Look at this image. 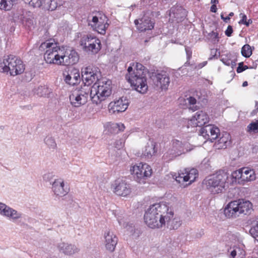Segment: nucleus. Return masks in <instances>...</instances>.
<instances>
[{
  "mask_svg": "<svg viewBox=\"0 0 258 258\" xmlns=\"http://www.w3.org/2000/svg\"><path fill=\"white\" fill-rule=\"evenodd\" d=\"M173 208L169 204L161 202L151 205L145 211L144 222L150 228H162L167 227L177 229L181 225L177 218L174 217Z\"/></svg>",
  "mask_w": 258,
  "mask_h": 258,
  "instance_id": "nucleus-1",
  "label": "nucleus"
},
{
  "mask_svg": "<svg viewBox=\"0 0 258 258\" xmlns=\"http://www.w3.org/2000/svg\"><path fill=\"white\" fill-rule=\"evenodd\" d=\"M147 71L145 67L140 63H133L127 68V74L125 76L127 81L137 91L145 94L147 92Z\"/></svg>",
  "mask_w": 258,
  "mask_h": 258,
  "instance_id": "nucleus-2",
  "label": "nucleus"
},
{
  "mask_svg": "<svg viewBox=\"0 0 258 258\" xmlns=\"http://www.w3.org/2000/svg\"><path fill=\"white\" fill-rule=\"evenodd\" d=\"M229 174L224 170H219L215 174L207 176L203 181V184L211 194L222 193L225 189Z\"/></svg>",
  "mask_w": 258,
  "mask_h": 258,
  "instance_id": "nucleus-3",
  "label": "nucleus"
},
{
  "mask_svg": "<svg viewBox=\"0 0 258 258\" xmlns=\"http://www.w3.org/2000/svg\"><path fill=\"white\" fill-rule=\"evenodd\" d=\"M111 81L105 78L95 83L89 91L92 102L97 105L106 100L111 94Z\"/></svg>",
  "mask_w": 258,
  "mask_h": 258,
  "instance_id": "nucleus-4",
  "label": "nucleus"
},
{
  "mask_svg": "<svg viewBox=\"0 0 258 258\" xmlns=\"http://www.w3.org/2000/svg\"><path fill=\"white\" fill-rule=\"evenodd\" d=\"M24 70V65L22 61L16 56H5L3 61L0 62V71L4 73L9 72L11 76L21 74Z\"/></svg>",
  "mask_w": 258,
  "mask_h": 258,
  "instance_id": "nucleus-5",
  "label": "nucleus"
},
{
  "mask_svg": "<svg viewBox=\"0 0 258 258\" xmlns=\"http://www.w3.org/2000/svg\"><path fill=\"white\" fill-rule=\"evenodd\" d=\"M39 49L41 51L46 49L44 58L47 63L57 64L60 63L59 50L61 48L58 47L56 43H53L51 40L42 43L39 46Z\"/></svg>",
  "mask_w": 258,
  "mask_h": 258,
  "instance_id": "nucleus-6",
  "label": "nucleus"
},
{
  "mask_svg": "<svg viewBox=\"0 0 258 258\" xmlns=\"http://www.w3.org/2000/svg\"><path fill=\"white\" fill-rule=\"evenodd\" d=\"M191 145L187 142L183 143L177 139L172 140L171 145L168 151L164 154L163 159L169 162L176 157L191 151Z\"/></svg>",
  "mask_w": 258,
  "mask_h": 258,
  "instance_id": "nucleus-7",
  "label": "nucleus"
},
{
  "mask_svg": "<svg viewBox=\"0 0 258 258\" xmlns=\"http://www.w3.org/2000/svg\"><path fill=\"white\" fill-rule=\"evenodd\" d=\"M130 172L136 181L144 183L146 179L151 176L152 169L148 164L141 162L131 166Z\"/></svg>",
  "mask_w": 258,
  "mask_h": 258,
  "instance_id": "nucleus-8",
  "label": "nucleus"
},
{
  "mask_svg": "<svg viewBox=\"0 0 258 258\" xmlns=\"http://www.w3.org/2000/svg\"><path fill=\"white\" fill-rule=\"evenodd\" d=\"M90 87H82L80 89L75 90L70 95V101L71 105L75 107H79L85 104L87 101Z\"/></svg>",
  "mask_w": 258,
  "mask_h": 258,
  "instance_id": "nucleus-9",
  "label": "nucleus"
},
{
  "mask_svg": "<svg viewBox=\"0 0 258 258\" xmlns=\"http://www.w3.org/2000/svg\"><path fill=\"white\" fill-rule=\"evenodd\" d=\"M108 21L105 15L101 16L100 14H99L98 16L90 15L88 18L89 26H91L93 30L103 35L105 34L106 30L109 26Z\"/></svg>",
  "mask_w": 258,
  "mask_h": 258,
  "instance_id": "nucleus-10",
  "label": "nucleus"
},
{
  "mask_svg": "<svg viewBox=\"0 0 258 258\" xmlns=\"http://www.w3.org/2000/svg\"><path fill=\"white\" fill-rule=\"evenodd\" d=\"M100 76V72L97 68L89 66L82 70V77L85 85L84 86L90 87L89 86L93 83L98 82Z\"/></svg>",
  "mask_w": 258,
  "mask_h": 258,
  "instance_id": "nucleus-11",
  "label": "nucleus"
},
{
  "mask_svg": "<svg viewBox=\"0 0 258 258\" xmlns=\"http://www.w3.org/2000/svg\"><path fill=\"white\" fill-rule=\"evenodd\" d=\"M60 61L59 64L64 66L73 65L76 63L79 60V55L77 52L73 49H65L64 47H61L59 50Z\"/></svg>",
  "mask_w": 258,
  "mask_h": 258,
  "instance_id": "nucleus-12",
  "label": "nucleus"
},
{
  "mask_svg": "<svg viewBox=\"0 0 258 258\" xmlns=\"http://www.w3.org/2000/svg\"><path fill=\"white\" fill-rule=\"evenodd\" d=\"M112 186L113 192L119 196L127 197L132 191L131 184L123 178H118L115 180Z\"/></svg>",
  "mask_w": 258,
  "mask_h": 258,
  "instance_id": "nucleus-13",
  "label": "nucleus"
},
{
  "mask_svg": "<svg viewBox=\"0 0 258 258\" xmlns=\"http://www.w3.org/2000/svg\"><path fill=\"white\" fill-rule=\"evenodd\" d=\"M198 170L195 168H185L183 170H180L178 173V175L176 174L173 176V177L179 183L189 181L188 184H191L195 181L198 177Z\"/></svg>",
  "mask_w": 258,
  "mask_h": 258,
  "instance_id": "nucleus-14",
  "label": "nucleus"
},
{
  "mask_svg": "<svg viewBox=\"0 0 258 258\" xmlns=\"http://www.w3.org/2000/svg\"><path fill=\"white\" fill-rule=\"evenodd\" d=\"M129 101L126 97H122L119 99L111 102L108 105L109 112L111 114L124 112L127 108Z\"/></svg>",
  "mask_w": 258,
  "mask_h": 258,
  "instance_id": "nucleus-15",
  "label": "nucleus"
},
{
  "mask_svg": "<svg viewBox=\"0 0 258 258\" xmlns=\"http://www.w3.org/2000/svg\"><path fill=\"white\" fill-rule=\"evenodd\" d=\"M14 19L15 21L20 22L29 28H30L34 24L32 13L23 9L18 10L14 14Z\"/></svg>",
  "mask_w": 258,
  "mask_h": 258,
  "instance_id": "nucleus-16",
  "label": "nucleus"
},
{
  "mask_svg": "<svg viewBox=\"0 0 258 258\" xmlns=\"http://www.w3.org/2000/svg\"><path fill=\"white\" fill-rule=\"evenodd\" d=\"M152 79L154 85L157 89H160L162 90L167 89L170 83V80L166 72L152 75Z\"/></svg>",
  "mask_w": 258,
  "mask_h": 258,
  "instance_id": "nucleus-17",
  "label": "nucleus"
},
{
  "mask_svg": "<svg viewBox=\"0 0 258 258\" xmlns=\"http://www.w3.org/2000/svg\"><path fill=\"white\" fill-rule=\"evenodd\" d=\"M209 117L208 114L202 110L198 111L188 120V124L192 127L202 126L208 123Z\"/></svg>",
  "mask_w": 258,
  "mask_h": 258,
  "instance_id": "nucleus-18",
  "label": "nucleus"
},
{
  "mask_svg": "<svg viewBox=\"0 0 258 258\" xmlns=\"http://www.w3.org/2000/svg\"><path fill=\"white\" fill-rule=\"evenodd\" d=\"M200 134L205 139L213 142L220 135V130L214 125L208 124L201 128Z\"/></svg>",
  "mask_w": 258,
  "mask_h": 258,
  "instance_id": "nucleus-19",
  "label": "nucleus"
},
{
  "mask_svg": "<svg viewBox=\"0 0 258 258\" xmlns=\"http://www.w3.org/2000/svg\"><path fill=\"white\" fill-rule=\"evenodd\" d=\"M64 81L70 85L74 86L81 81L79 71L76 69L69 70L63 73Z\"/></svg>",
  "mask_w": 258,
  "mask_h": 258,
  "instance_id": "nucleus-20",
  "label": "nucleus"
},
{
  "mask_svg": "<svg viewBox=\"0 0 258 258\" xmlns=\"http://www.w3.org/2000/svg\"><path fill=\"white\" fill-rule=\"evenodd\" d=\"M135 24L137 29L140 31L151 30L154 28V23L151 21L150 17L147 15H144L140 19L136 20Z\"/></svg>",
  "mask_w": 258,
  "mask_h": 258,
  "instance_id": "nucleus-21",
  "label": "nucleus"
},
{
  "mask_svg": "<svg viewBox=\"0 0 258 258\" xmlns=\"http://www.w3.org/2000/svg\"><path fill=\"white\" fill-rule=\"evenodd\" d=\"M57 248L60 252L68 256H72L79 251V248L75 244L64 242L58 243Z\"/></svg>",
  "mask_w": 258,
  "mask_h": 258,
  "instance_id": "nucleus-22",
  "label": "nucleus"
},
{
  "mask_svg": "<svg viewBox=\"0 0 258 258\" xmlns=\"http://www.w3.org/2000/svg\"><path fill=\"white\" fill-rule=\"evenodd\" d=\"M238 201H233L228 204L224 210V214L227 218H236L240 214L239 207Z\"/></svg>",
  "mask_w": 258,
  "mask_h": 258,
  "instance_id": "nucleus-23",
  "label": "nucleus"
},
{
  "mask_svg": "<svg viewBox=\"0 0 258 258\" xmlns=\"http://www.w3.org/2000/svg\"><path fill=\"white\" fill-rule=\"evenodd\" d=\"M52 190L56 197H62L68 192L67 188L64 187V181L61 178L54 180L52 184Z\"/></svg>",
  "mask_w": 258,
  "mask_h": 258,
  "instance_id": "nucleus-24",
  "label": "nucleus"
},
{
  "mask_svg": "<svg viewBox=\"0 0 258 258\" xmlns=\"http://www.w3.org/2000/svg\"><path fill=\"white\" fill-rule=\"evenodd\" d=\"M104 237L106 248L109 251H113L117 243V237L109 230L105 232Z\"/></svg>",
  "mask_w": 258,
  "mask_h": 258,
  "instance_id": "nucleus-25",
  "label": "nucleus"
},
{
  "mask_svg": "<svg viewBox=\"0 0 258 258\" xmlns=\"http://www.w3.org/2000/svg\"><path fill=\"white\" fill-rule=\"evenodd\" d=\"M2 216L13 222H16L22 218V214L7 205Z\"/></svg>",
  "mask_w": 258,
  "mask_h": 258,
  "instance_id": "nucleus-26",
  "label": "nucleus"
},
{
  "mask_svg": "<svg viewBox=\"0 0 258 258\" xmlns=\"http://www.w3.org/2000/svg\"><path fill=\"white\" fill-rule=\"evenodd\" d=\"M231 144V139L228 133H225L217 141L215 144V147L217 149H225Z\"/></svg>",
  "mask_w": 258,
  "mask_h": 258,
  "instance_id": "nucleus-27",
  "label": "nucleus"
},
{
  "mask_svg": "<svg viewBox=\"0 0 258 258\" xmlns=\"http://www.w3.org/2000/svg\"><path fill=\"white\" fill-rule=\"evenodd\" d=\"M237 201H238V207L240 214H249L252 211V205L249 201L243 199H239Z\"/></svg>",
  "mask_w": 258,
  "mask_h": 258,
  "instance_id": "nucleus-28",
  "label": "nucleus"
},
{
  "mask_svg": "<svg viewBox=\"0 0 258 258\" xmlns=\"http://www.w3.org/2000/svg\"><path fill=\"white\" fill-rule=\"evenodd\" d=\"M156 152V143L152 142L146 146L145 150L143 152V155L148 159H150L155 155Z\"/></svg>",
  "mask_w": 258,
  "mask_h": 258,
  "instance_id": "nucleus-29",
  "label": "nucleus"
},
{
  "mask_svg": "<svg viewBox=\"0 0 258 258\" xmlns=\"http://www.w3.org/2000/svg\"><path fill=\"white\" fill-rule=\"evenodd\" d=\"M242 180L243 183L245 182L254 180L255 178V174L253 169L248 167L242 168Z\"/></svg>",
  "mask_w": 258,
  "mask_h": 258,
  "instance_id": "nucleus-30",
  "label": "nucleus"
},
{
  "mask_svg": "<svg viewBox=\"0 0 258 258\" xmlns=\"http://www.w3.org/2000/svg\"><path fill=\"white\" fill-rule=\"evenodd\" d=\"M98 40H99V39L91 34L84 35L81 38L80 45L83 47V49H84Z\"/></svg>",
  "mask_w": 258,
  "mask_h": 258,
  "instance_id": "nucleus-31",
  "label": "nucleus"
},
{
  "mask_svg": "<svg viewBox=\"0 0 258 258\" xmlns=\"http://www.w3.org/2000/svg\"><path fill=\"white\" fill-rule=\"evenodd\" d=\"M62 0H46L44 4V10L53 11L57 7L62 5Z\"/></svg>",
  "mask_w": 258,
  "mask_h": 258,
  "instance_id": "nucleus-32",
  "label": "nucleus"
},
{
  "mask_svg": "<svg viewBox=\"0 0 258 258\" xmlns=\"http://www.w3.org/2000/svg\"><path fill=\"white\" fill-rule=\"evenodd\" d=\"M51 92L52 90L47 86H40L34 91V93L40 97L48 96Z\"/></svg>",
  "mask_w": 258,
  "mask_h": 258,
  "instance_id": "nucleus-33",
  "label": "nucleus"
},
{
  "mask_svg": "<svg viewBox=\"0 0 258 258\" xmlns=\"http://www.w3.org/2000/svg\"><path fill=\"white\" fill-rule=\"evenodd\" d=\"M101 42L99 39L95 42L91 44L89 46L83 49L86 52H91L93 54H96L101 49Z\"/></svg>",
  "mask_w": 258,
  "mask_h": 258,
  "instance_id": "nucleus-34",
  "label": "nucleus"
},
{
  "mask_svg": "<svg viewBox=\"0 0 258 258\" xmlns=\"http://www.w3.org/2000/svg\"><path fill=\"white\" fill-rule=\"evenodd\" d=\"M245 252L244 250L238 247H234L230 251V255L232 258H244Z\"/></svg>",
  "mask_w": 258,
  "mask_h": 258,
  "instance_id": "nucleus-35",
  "label": "nucleus"
},
{
  "mask_svg": "<svg viewBox=\"0 0 258 258\" xmlns=\"http://www.w3.org/2000/svg\"><path fill=\"white\" fill-rule=\"evenodd\" d=\"M15 0H0V9L10 11L13 7Z\"/></svg>",
  "mask_w": 258,
  "mask_h": 258,
  "instance_id": "nucleus-36",
  "label": "nucleus"
},
{
  "mask_svg": "<svg viewBox=\"0 0 258 258\" xmlns=\"http://www.w3.org/2000/svg\"><path fill=\"white\" fill-rule=\"evenodd\" d=\"M231 176L233 179H235V181H237L239 183L243 184L242 168L233 171L231 174Z\"/></svg>",
  "mask_w": 258,
  "mask_h": 258,
  "instance_id": "nucleus-37",
  "label": "nucleus"
},
{
  "mask_svg": "<svg viewBox=\"0 0 258 258\" xmlns=\"http://www.w3.org/2000/svg\"><path fill=\"white\" fill-rule=\"evenodd\" d=\"M247 132L250 134L258 133V120L251 122L247 127Z\"/></svg>",
  "mask_w": 258,
  "mask_h": 258,
  "instance_id": "nucleus-38",
  "label": "nucleus"
},
{
  "mask_svg": "<svg viewBox=\"0 0 258 258\" xmlns=\"http://www.w3.org/2000/svg\"><path fill=\"white\" fill-rule=\"evenodd\" d=\"M44 142L50 149H54L56 148L57 145L55 140L51 137H47L44 139Z\"/></svg>",
  "mask_w": 258,
  "mask_h": 258,
  "instance_id": "nucleus-39",
  "label": "nucleus"
},
{
  "mask_svg": "<svg viewBox=\"0 0 258 258\" xmlns=\"http://www.w3.org/2000/svg\"><path fill=\"white\" fill-rule=\"evenodd\" d=\"M241 54L245 57H249L252 54L250 46L248 44L244 45L241 48Z\"/></svg>",
  "mask_w": 258,
  "mask_h": 258,
  "instance_id": "nucleus-40",
  "label": "nucleus"
},
{
  "mask_svg": "<svg viewBox=\"0 0 258 258\" xmlns=\"http://www.w3.org/2000/svg\"><path fill=\"white\" fill-rule=\"evenodd\" d=\"M221 60L227 66H234L235 65V62L230 59L228 55H222L221 56Z\"/></svg>",
  "mask_w": 258,
  "mask_h": 258,
  "instance_id": "nucleus-41",
  "label": "nucleus"
},
{
  "mask_svg": "<svg viewBox=\"0 0 258 258\" xmlns=\"http://www.w3.org/2000/svg\"><path fill=\"white\" fill-rule=\"evenodd\" d=\"M207 39H208L213 43H217L219 40L218 33L214 31H212L208 34Z\"/></svg>",
  "mask_w": 258,
  "mask_h": 258,
  "instance_id": "nucleus-42",
  "label": "nucleus"
},
{
  "mask_svg": "<svg viewBox=\"0 0 258 258\" xmlns=\"http://www.w3.org/2000/svg\"><path fill=\"white\" fill-rule=\"evenodd\" d=\"M117 220L120 225L126 228L127 230H129L130 228H133L132 224H129L128 223L124 222L122 219H119V218H117ZM133 229L131 230V231Z\"/></svg>",
  "mask_w": 258,
  "mask_h": 258,
  "instance_id": "nucleus-43",
  "label": "nucleus"
},
{
  "mask_svg": "<svg viewBox=\"0 0 258 258\" xmlns=\"http://www.w3.org/2000/svg\"><path fill=\"white\" fill-rule=\"evenodd\" d=\"M111 128H117V132L123 131L125 126L123 123H115L110 124Z\"/></svg>",
  "mask_w": 258,
  "mask_h": 258,
  "instance_id": "nucleus-44",
  "label": "nucleus"
},
{
  "mask_svg": "<svg viewBox=\"0 0 258 258\" xmlns=\"http://www.w3.org/2000/svg\"><path fill=\"white\" fill-rule=\"evenodd\" d=\"M185 50L186 52V58H187V61L185 63V64L186 66L187 64L189 63L188 61L191 57L192 51H191V48L188 46H185Z\"/></svg>",
  "mask_w": 258,
  "mask_h": 258,
  "instance_id": "nucleus-45",
  "label": "nucleus"
},
{
  "mask_svg": "<svg viewBox=\"0 0 258 258\" xmlns=\"http://www.w3.org/2000/svg\"><path fill=\"white\" fill-rule=\"evenodd\" d=\"M248 68L247 66H244L242 62H240L238 64L236 71L238 73H240Z\"/></svg>",
  "mask_w": 258,
  "mask_h": 258,
  "instance_id": "nucleus-46",
  "label": "nucleus"
},
{
  "mask_svg": "<svg viewBox=\"0 0 258 258\" xmlns=\"http://www.w3.org/2000/svg\"><path fill=\"white\" fill-rule=\"evenodd\" d=\"M124 144V141L122 139H119L118 140H117L114 144V146L115 148L117 149H120L121 148Z\"/></svg>",
  "mask_w": 258,
  "mask_h": 258,
  "instance_id": "nucleus-47",
  "label": "nucleus"
},
{
  "mask_svg": "<svg viewBox=\"0 0 258 258\" xmlns=\"http://www.w3.org/2000/svg\"><path fill=\"white\" fill-rule=\"evenodd\" d=\"M232 32H233L232 27L231 26L229 25L227 27V28L225 32V35L228 37H230V36H231Z\"/></svg>",
  "mask_w": 258,
  "mask_h": 258,
  "instance_id": "nucleus-48",
  "label": "nucleus"
},
{
  "mask_svg": "<svg viewBox=\"0 0 258 258\" xmlns=\"http://www.w3.org/2000/svg\"><path fill=\"white\" fill-rule=\"evenodd\" d=\"M240 17L241 18V19L239 22V24H245L246 22L247 17L244 14L241 13L239 15Z\"/></svg>",
  "mask_w": 258,
  "mask_h": 258,
  "instance_id": "nucleus-49",
  "label": "nucleus"
},
{
  "mask_svg": "<svg viewBox=\"0 0 258 258\" xmlns=\"http://www.w3.org/2000/svg\"><path fill=\"white\" fill-rule=\"evenodd\" d=\"M187 101L189 105H195L197 103L196 99L193 97H189L187 98Z\"/></svg>",
  "mask_w": 258,
  "mask_h": 258,
  "instance_id": "nucleus-50",
  "label": "nucleus"
},
{
  "mask_svg": "<svg viewBox=\"0 0 258 258\" xmlns=\"http://www.w3.org/2000/svg\"><path fill=\"white\" fill-rule=\"evenodd\" d=\"M207 64V61H203V62H202L201 63H199L196 67V68L198 69H201L202 68H203L204 67H205V66H206Z\"/></svg>",
  "mask_w": 258,
  "mask_h": 258,
  "instance_id": "nucleus-51",
  "label": "nucleus"
},
{
  "mask_svg": "<svg viewBox=\"0 0 258 258\" xmlns=\"http://www.w3.org/2000/svg\"><path fill=\"white\" fill-rule=\"evenodd\" d=\"M7 205L3 203L0 202V215L2 216L3 211L5 210V207H6Z\"/></svg>",
  "mask_w": 258,
  "mask_h": 258,
  "instance_id": "nucleus-52",
  "label": "nucleus"
},
{
  "mask_svg": "<svg viewBox=\"0 0 258 258\" xmlns=\"http://www.w3.org/2000/svg\"><path fill=\"white\" fill-rule=\"evenodd\" d=\"M220 16L221 18L226 23H227L230 19L229 16L224 17L223 14H221Z\"/></svg>",
  "mask_w": 258,
  "mask_h": 258,
  "instance_id": "nucleus-53",
  "label": "nucleus"
},
{
  "mask_svg": "<svg viewBox=\"0 0 258 258\" xmlns=\"http://www.w3.org/2000/svg\"><path fill=\"white\" fill-rule=\"evenodd\" d=\"M210 11L213 13H216L217 12V7L216 5L213 4L212 5L210 8Z\"/></svg>",
  "mask_w": 258,
  "mask_h": 258,
  "instance_id": "nucleus-54",
  "label": "nucleus"
},
{
  "mask_svg": "<svg viewBox=\"0 0 258 258\" xmlns=\"http://www.w3.org/2000/svg\"><path fill=\"white\" fill-rule=\"evenodd\" d=\"M176 11H178V10H176L175 8H171L170 10V16H171V14H173L174 15H175L176 13Z\"/></svg>",
  "mask_w": 258,
  "mask_h": 258,
  "instance_id": "nucleus-55",
  "label": "nucleus"
},
{
  "mask_svg": "<svg viewBox=\"0 0 258 258\" xmlns=\"http://www.w3.org/2000/svg\"><path fill=\"white\" fill-rule=\"evenodd\" d=\"M109 130L111 133H117L118 132H117V128H111L110 126L109 125Z\"/></svg>",
  "mask_w": 258,
  "mask_h": 258,
  "instance_id": "nucleus-56",
  "label": "nucleus"
},
{
  "mask_svg": "<svg viewBox=\"0 0 258 258\" xmlns=\"http://www.w3.org/2000/svg\"><path fill=\"white\" fill-rule=\"evenodd\" d=\"M251 23H252V21H251L250 19H249V20H248V21H246V23H245L244 24H245V25H246L247 26H249V25L250 24H251Z\"/></svg>",
  "mask_w": 258,
  "mask_h": 258,
  "instance_id": "nucleus-57",
  "label": "nucleus"
},
{
  "mask_svg": "<svg viewBox=\"0 0 258 258\" xmlns=\"http://www.w3.org/2000/svg\"><path fill=\"white\" fill-rule=\"evenodd\" d=\"M219 3L218 0H211V3L216 5Z\"/></svg>",
  "mask_w": 258,
  "mask_h": 258,
  "instance_id": "nucleus-58",
  "label": "nucleus"
},
{
  "mask_svg": "<svg viewBox=\"0 0 258 258\" xmlns=\"http://www.w3.org/2000/svg\"><path fill=\"white\" fill-rule=\"evenodd\" d=\"M247 85H248V83H247V82H246V81L244 82L243 83V84H242V86H243V87H246V86H247Z\"/></svg>",
  "mask_w": 258,
  "mask_h": 258,
  "instance_id": "nucleus-59",
  "label": "nucleus"
},
{
  "mask_svg": "<svg viewBox=\"0 0 258 258\" xmlns=\"http://www.w3.org/2000/svg\"><path fill=\"white\" fill-rule=\"evenodd\" d=\"M234 15V13L233 12H231L229 13L228 16L230 18V17H232Z\"/></svg>",
  "mask_w": 258,
  "mask_h": 258,
  "instance_id": "nucleus-60",
  "label": "nucleus"
},
{
  "mask_svg": "<svg viewBox=\"0 0 258 258\" xmlns=\"http://www.w3.org/2000/svg\"><path fill=\"white\" fill-rule=\"evenodd\" d=\"M48 258H57L55 256H52V257H48Z\"/></svg>",
  "mask_w": 258,
  "mask_h": 258,
  "instance_id": "nucleus-61",
  "label": "nucleus"
},
{
  "mask_svg": "<svg viewBox=\"0 0 258 258\" xmlns=\"http://www.w3.org/2000/svg\"><path fill=\"white\" fill-rule=\"evenodd\" d=\"M256 240L258 241V238Z\"/></svg>",
  "mask_w": 258,
  "mask_h": 258,
  "instance_id": "nucleus-62",
  "label": "nucleus"
},
{
  "mask_svg": "<svg viewBox=\"0 0 258 258\" xmlns=\"http://www.w3.org/2000/svg\"><path fill=\"white\" fill-rule=\"evenodd\" d=\"M256 109L258 110V107H257V108H256Z\"/></svg>",
  "mask_w": 258,
  "mask_h": 258,
  "instance_id": "nucleus-63",
  "label": "nucleus"
}]
</instances>
